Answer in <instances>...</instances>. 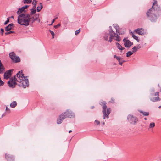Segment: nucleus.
<instances>
[{
	"label": "nucleus",
	"mask_w": 161,
	"mask_h": 161,
	"mask_svg": "<svg viewBox=\"0 0 161 161\" xmlns=\"http://www.w3.org/2000/svg\"><path fill=\"white\" fill-rule=\"evenodd\" d=\"M155 96H158H158H159V92H156L155 93Z\"/></svg>",
	"instance_id": "44"
},
{
	"label": "nucleus",
	"mask_w": 161,
	"mask_h": 161,
	"mask_svg": "<svg viewBox=\"0 0 161 161\" xmlns=\"http://www.w3.org/2000/svg\"><path fill=\"white\" fill-rule=\"evenodd\" d=\"M4 84V82L2 81L1 78L0 77V86H2Z\"/></svg>",
	"instance_id": "33"
},
{
	"label": "nucleus",
	"mask_w": 161,
	"mask_h": 161,
	"mask_svg": "<svg viewBox=\"0 0 161 161\" xmlns=\"http://www.w3.org/2000/svg\"><path fill=\"white\" fill-rule=\"evenodd\" d=\"M9 56L12 61L15 63H18L20 61V58L19 56H16L14 52L10 53Z\"/></svg>",
	"instance_id": "7"
},
{
	"label": "nucleus",
	"mask_w": 161,
	"mask_h": 161,
	"mask_svg": "<svg viewBox=\"0 0 161 161\" xmlns=\"http://www.w3.org/2000/svg\"><path fill=\"white\" fill-rule=\"evenodd\" d=\"M159 9V8L157 6V1H155L153 3L152 8L150 9L146 13L147 17L151 22L156 21L157 17L156 14L157 11Z\"/></svg>",
	"instance_id": "1"
},
{
	"label": "nucleus",
	"mask_w": 161,
	"mask_h": 161,
	"mask_svg": "<svg viewBox=\"0 0 161 161\" xmlns=\"http://www.w3.org/2000/svg\"><path fill=\"white\" fill-rule=\"evenodd\" d=\"M133 54V53L131 51H128L126 53V57H129L131 55H132Z\"/></svg>",
	"instance_id": "24"
},
{
	"label": "nucleus",
	"mask_w": 161,
	"mask_h": 161,
	"mask_svg": "<svg viewBox=\"0 0 161 161\" xmlns=\"http://www.w3.org/2000/svg\"><path fill=\"white\" fill-rule=\"evenodd\" d=\"M37 3V1L36 0H33L32 4L34 5H36Z\"/></svg>",
	"instance_id": "40"
},
{
	"label": "nucleus",
	"mask_w": 161,
	"mask_h": 161,
	"mask_svg": "<svg viewBox=\"0 0 161 161\" xmlns=\"http://www.w3.org/2000/svg\"><path fill=\"white\" fill-rule=\"evenodd\" d=\"M137 49L138 50L139 49H140L141 48V47L139 45H138L137 46Z\"/></svg>",
	"instance_id": "47"
},
{
	"label": "nucleus",
	"mask_w": 161,
	"mask_h": 161,
	"mask_svg": "<svg viewBox=\"0 0 161 161\" xmlns=\"http://www.w3.org/2000/svg\"><path fill=\"white\" fill-rule=\"evenodd\" d=\"M11 18H12V19H14V17L13 16H11Z\"/></svg>",
	"instance_id": "52"
},
{
	"label": "nucleus",
	"mask_w": 161,
	"mask_h": 161,
	"mask_svg": "<svg viewBox=\"0 0 161 161\" xmlns=\"http://www.w3.org/2000/svg\"><path fill=\"white\" fill-rule=\"evenodd\" d=\"M104 124H105V123H104V122H103V125H104Z\"/></svg>",
	"instance_id": "53"
},
{
	"label": "nucleus",
	"mask_w": 161,
	"mask_h": 161,
	"mask_svg": "<svg viewBox=\"0 0 161 161\" xmlns=\"http://www.w3.org/2000/svg\"><path fill=\"white\" fill-rule=\"evenodd\" d=\"M144 30L141 28H138L135 30V31L139 35H142L144 34Z\"/></svg>",
	"instance_id": "15"
},
{
	"label": "nucleus",
	"mask_w": 161,
	"mask_h": 161,
	"mask_svg": "<svg viewBox=\"0 0 161 161\" xmlns=\"http://www.w3.org/2000/svg\"><path fill=\"white\" fill-rule=\"evenodd\" d=\"M109 29L108 32H104L103 34V39L105 41H108L111 42L113 40L114 37V40L118 42L121 40L120 36L118 34H116L113 30L111 26L109 27Z\"/></svg>",
	"instance_id": "2"
},
{
	"label": "nucleus",
	"mask_w": 161,
	"mask_h": 161,
	"mask_svg": "<svg viewBox=\"0 0 161 161\" xmlns=\"http://www.w3.org/2000/svg\"><path fill=\"white\" fill-rule=\"evenodd\" d=\"M139 112L140 113H142L143 115L145 116H148L149 114V113L148 112H143L141 110L139 111Z\"/></svg>",
	"instance_id": "23"
},
{
	"label": "nucleus",
	"mask_w": 161,
	"mask_h": 161,
	"mask_svg": "<svg viewBox=\"0 0 161 161\" xmlns=\"http://www.w3.org/2000/svg\"><path fill=\"white\" fill-rule=\"evenodd\" d=\"M155 126V124L154 122H152L149 125V128H153Z\"/></svg>",
	"instance_id": "25"
},
{
	"label": "nucleus",
	"mask_w": 161,
	"mask_h": 161,
	"mask_svg": "<svg viewBox=\"0 0 161 161\" xmlns=\"http://www.w3.org/2000/svg\"><path fill=\"white\" fill-rule=\"evenodd\" d=\"M11 70H9L5 72L4 74V78L5 79H7L9 78L11 75Z\"/></svg>",
	"instance_id": "12"
},
{
	"label": "nucleus",
	"mask_w": 161,
	"mask_h": 161,
	"mask_svg": "<svg viewBox=\"0 0 161 161\" xmlns=\"http://www.w3.org/2000/svg\"><path fill=\"white\" fill-rule=\"evenodd\" d=\"M154 92V89H153L151 90V92Z\"/></svg>",
	"instance_id": "49"
},
{
	"label": "nucleus",
	"mask_w": 161,
	"mask_h": 161,
	"mask_svg": "<svg viewBox=\"0 0 161 161\" xmlns=\"http://www.w3.org/2000/svg\"><path fill=\"white\" fill-rule=\"evenodd\" d=\"M14 31H9V32H6L5 33V34L6 35H9L11 33H14Z\"/></svg>",
	"instance_id": "32"
},
{
	"label": "nucleus",
	"mask_w": 161,
	"mask_h": 161,
	"mask_svg": "<svg viewBox=\"0 0 161 161\" xmlns=\"http://www.w3.org/2000/svg\"><path fill=\"white\" fill-rule=\"evenodd\" d=\"M31 18L30 15L22 13L18 16L17 22L19 24L27 26L29 25Z\"/></svg>",
	"instance_id": "3"
},
{
	"label": "nucleus",
	"mask_w": 161,
	"mask_h": 161,
	"mask_svg": "<svg viewBox=\"0 0 161 161\" xmlns=\"http://www.w3.org/2000/svg\"><path fill=\"white\" fill-rule=\"evenodd\" d=\"M116 45L117 48L120 50H123L125 49V48H123L122 47L118 42L116 43Z\"/></svg>",
	"instance_id": "19"
},
{
	"label": "nucleus",
	"mask_w": 161,
	"mask_h": 161,
	"mask_svg": "<svg viewBox=\"0 0 161 161\" xmlns=\"http://www.w3.org/2000/svg\"><path fill=\"white\" fill-rule=\"evenodd\" d=\"M24 74L23 73L22 71H20L16 74V76L18 78L17 82L21 83V84L19 85V86L21 85L24 88L26 87H28L29 86V82L28 79L26 78L27 77H25L24 76Z\"/></svg>",
	"instance_id": "4"
},
{
	"label": "nucleus",
	"mask_w": 161,
	"mask_h": 161,
	"mask_svg": "<svg viewBox=\"0 0 161 161\" xmlns=\"http://www.w3.org/2000/svg\"><path fill=\"white\" fill-rule=\"evenodd\" d=\"M58 18V17H56V18H55V19H55V20L56 19H57Z\"/></svg>",
	"instance_id": "55"
},
{
	"label": "nucleus",
	"mask_w": 161,
	"mask_h": 161,
	"mask_svg": "<svg viewBox=\"0 0 161 161\" xmlns=\"http://www.w3.org/2000/svg\"><path fill=\"white\" fill-rule=\"evenodd\" d=\"M17 103L15 101H14L10 104V106L11 108H14L17 105Z\"/></svg>",
	"instance_id": "17"
},
{
	"label": "nucleus",
	"mask_w": 161,
	"mask_h": 161,
	"mask_svg": "<svg viewBox=\"0 0 161 161\" xmlns=\"http://www.w3.org/2000/svg\"><path fill=\"white\" fill-rule=\"evenodd\" d=\"M5 158L8 161H14V158L13 156L9 154H5Z\"/></svg>",
	"instance_id": "11"
},
{
	"label": "nucleus",
	"mask_w": 161,
	"mask_h": 161,
	"mask_svg": "<svg viewBox=\"0 0 161 161\" xmlns=\"http://www.w3.org/2000/svg\"><path fill=\"white\" fill-rule=\"evenodd\" d=\"M32 1V0H25V2L27 3H30Z\"/></svg>",
	"instance_id": "41"
},
{
	"label": "nucleus",
	"mask_w": 161,
	"mask_h": 161,
	"mask_svg": "<svg viewBox=\"0 0 161 161\" xmlns=\"http://www.w3.org/2000/svg\"><path fill=\"white\" fill-rule=\"evenodd\" d=\"M99 104L102 106V113L103 114V119H105L106 117L108 118V115L110 113V108H109L107 109V111H106L107 106L106 105V103L104 101L100 102Z\"/></svg>",
	"instance_id": "5"
},
{
	"label": "nucleus",
	"mask_w": 161,
	"mask_h": 161,
	"mask_svg": "<svg viewBox=\"0 0 161 161\" xmlns=\"http://www.w3.org/2000/svg\"><path fill=\"white\" fill-rule=\"evenodd\" d=\"M55 21V19H53L52 21V23H51V24H50L49 25H52Z\"/></svg>",
	"instance_id": "45"
},
{
	"label": "nucleus",
	"mask_w": 161,
	"mask_h": 161,
	"mask_svg": "<svg viewBox=\"0 0 161 161\" xmlns=\"http://www.w3.org/2000/svg\"><path fill=\"white\" fill-rule=\"evenodd\" d=\"M113 26H114V28L116 29V32H119V26H118L116 24H113Z\"/></svg>",
	"instance_id": "22"
},
{
	"label": "nucleus",
	"mask_w": 161,
	"mask_h": 161,
	"mask_svg": "<svg viewBox=\"0 0 161 161\" xmlns=\"http://www.w3.org/2000/svg\"><path fill=\"white\" fill-rule=\"evenodd\" d=\"M9 22V19L8 18H7V20L4 22V24L6 25Z\"/></svg>",
	"instance_id": "43"
},
{
	"label": "nucleus",
	"mask_w": 161,
	"mask_h": 161,
	"mask_svg": "<svg viewBox=\"0 0 161 161\" xmlns=\"http://www.w3.org/2000/svg\"><path fill=\"white\" fill-rule=\"evenodd\" d=\"M114 99L113 98H112V99H111V102H112V103H113V102H114Z\"/></svg>",
	"instance_id": "48"
},
{
	"label": "nucleus",
	"mask_w": 161,
	"mask_h": 161,
	"mask_svg": "<svg viewBox=\"0 0 161 161\" xmlns=\"http://www.w3.org/2000/svg\"><path fill=\"white\" fill-rule=\"evenodd\" d=\"M124 45L125 47H130L133 44V43L130 42L129 40L124 38L123 40Z\"/></svg>",
	"instance_id": "10"
},
{
	"label": "nucleus",
	"mask_w": 161,
	"mask_h": 161,
	"mask_svg": "<svg viewBox=\"0 0 161 161\" xmlns=\"http://www.w3.org/2000/svg\"><path fill=\"white\" fill-rule=\"evenodd\" d=\"M39 16V14H35L34 15V16L33 19H34V20H37V19H38Z\"/></svg>",
	"instance_id": "28"
},
{
	"label": "nucleus",
	"mask_w": 161,
	"mask_h": 161,
	"mask_svg": "<svg viewBox=\"0 0 161 161\" xmlns=\"http://www.w3.org/2000/svg\"><path fill=\"white\" fill-rule=\"evenodd\" d=\"M64 118L63 116V114H61L59 118L57 119V123L58 124H61L63 120L64 119Z\"/></svg>",
	"instance_id": "14"
},
{
	"label": "nucleus",
	"mask_w": 161,
	"mask_h": 161,
	"mask_svg": "<svg viewBox=\"0 0 161 161\" xmlns=\"http://www.w3.org/2000/svg\"><path fill=\"white\" fill-rule=\"evenodd\" d=\"M132 52L133 53H135L137 51V48L136 46H134L132 48Z\"/></svg>",
	"instance_id": "29"
},
{
	"label": "nucleus",
	"mask_w": 161,
	"mask_h": 161,
	"mask_svg": "<svg viewBox=\"0 0 161 161\" xmlns=\"http://www.w3.org/2000/svg\"><path fill=\"white\" fill-rule=\"evenodd\" d=\"M151 96H152L153 95V94H151Z\"/></svg>",
	"instance_id": "58"
},
{
	"label": "nucleus",
	"mask_w": 161,
	"mask_h": 161,
	"mask_svg": "<svg viewBox=\"0 0 161 161\" xmlns=\"http://www.w3.org/2000/svg\"><path fill=\"white\" fill-rule=\"evenodd\" d=\"M6 111L8 113H9L10 112V109L8 108L7 107H6Z\"/></svg>",
	"instance_id": "39"
},
{
	"label": "nucleus",
	"mask_w": 161,
	"mask_h": 161,
	"mask_svg": "<svg viewBox=\"0 0 161 161\" xmlns=\"http://www.w3.org/2000/svg\"><path fill=\"white\" fill-rule=\"evenodd\" d=\"M125 31H124L123 32H121V31H119V32H117L120 35H123V34H124V33H125Z\"/></svg>",
	"instance_id": "37"
},
{
	"label": "nucleus",
	"mask_w": 161,
	"mask_h": 161,
	"mask_svg": "<svg viewBox=\"0 0 161 161\" xmlns=\"http://www.w3.org/2000/svg\"><path fill=\"white\" fill-rule=\"evenodd\" d=\"M114 58H116L117 59V60L118 61H119L121 60L122 58L120 57H118L116 55H114Z\"/></svg>",
	"instance_id": "27"
},
{
	"label": "nucleus",
	"mask_w": 161,
	"mask_h": 161,
	"mask_svg": "<svg viewBox=\"0 0 161 161\" xmlns=\"http://www.w3.org/2000/svg\"><path fill=\"white\" fill-rule=\"evenodd\" d=\"M72 132V130H70L69 131V133H70V132Z\"/></svg>",
	"instance_id": "54"
},
{
	"label": "nucleus",
	"mask_w": 161,
	"mask_h": 161,
	"mask_svg": "<svg viewBox=\"0 0 161 161\" xmlns=\"http://www.w3.org/2000/svg\"><path fill=\"white\" fill-rule=\"evenodd\" d=\"M31 12L30 14V15L31 14H34L36 12V9H34L33 8H32L31 10Z\"/></svg>",
	"instance_id": "26"
},
{
	"label": "nucleus",
	"mask_w": 161,
	"mask_h": 161,
	"mask_svg": "<svg viewBox=\"0 0 161 161\" xmlns=\"http://www.w3.org/2000/svg\"><path fill=\"white\" fill-rule=\"evenodd\" d=\"M144 119H145V120H147V119L146 118H144Z\"/></svg>",
	"instance_id": "57"
},
{
	"label": "nucleus",
	"mask_w": 161,
	"mask_h": 161,
	"mask_svg": "<svg viewBox=\"0 0 161 161\" xmlns=\"http://www.w3.org/2000/svg\"><path fill=\"white\" fill-rule=\"evenodd\" d=\"M5 115V114H3L2 115L1 117H3Z\"/></svg>",
	"instance_id": "50"
},
{
	"label": "nucleus",
	"mask_w": 161,
	"mask_h": 161,
	"mask_svg": "<svg viewBox=\"0 0 161 161\" xmlns=\"http://www.w3.org/2000/svg\"><path fill=\"white\" fill-rule=\"evenodd\" d=\"M4 69V68L3 66L1 61L0 60V73H2L3 72V70Z\"/></svg>",
	"instance_id": "20"
},
{
	"label": "nucleus",
	"mask_w": 161,
	"mask_h": 161,
	"mask_svg": "<svg viewBox=\"0 0 161 161\" xmlns=\"http://www.w3.org/2000/svg\"><path fill=\"white\" fill-rule=\"evenodd\" d=\"M127 119L130 123L133 124L134 125L136 124L138 121V119L136 117L133 116L130 114L128 115Z\"/></svg>",
	"instance_id": "9"
},
{
	"label": "nucleus",
	"mask_w": 161,
	"mask_h": 161,
	"mask_svg": "<svg viewBox=\"0 0 161 161\" xmlns=\"http://www.w3.org/2000/svg\"><path fill=\"white\" fill-rule=\"evenodd\" d=\"M60 25H61L59 23V24H58L57 25H55L54 26V27L55 28H57Z\"/></svg>",
	"instance_id": "36"
},
{
	"label": "nucleus",
	"mask_w": 161,
	"mask_h": 161,
	"mask_svg": "<svg viewBox=\"0 0 161 161\" xmlns=\"http://www.w3.org/2000/svg\"><path fill=\"white\" fill-rule=\"evenodd\" d=\"M160 92H161V89H160Z\"/></svg>",
	"instance_id": "59"
},
{
	"label": "nucleus",
	"mask_w": 161,
	"mask_h": 161,
	"mask_svg": "<svg viewBox=\"0 0 161 161\" xmlns=\"http://www.w3.org/2000/svg\"><path fill=\"white\" fill-rule=\"evenodd\" d=\"M49 31L50 32V33H51V34L52 35V39H53L54 38V35H55V34H54V32H53V31L51 30H49Z\"/></svg>",
	"instance_id": "31"
},
{
	"label": "nucleus",
	"mask_w": 161,
	"mask_h": 161,
	"mask_svg": "<svg viewBox=\"0 0 161 161\" xmlns=\"http://www.w3.org/2000/svg\"><path fill=\"white\" fill-rule=\"evenodd\" d=\"M13 25L14 24L13 23L9 24L7 26L5 27V31H9L12 28Z\"/></svg>",
	"instance_id": "16"
},
{
	"label": "nucleus",
	"mask_w": 161,
	"mask_h": 161,
	"mask_svg": "<svg viewBox=\"0 0 161 161\" xmlns=\"http://www.w3.org/2000/svg\"><path fill=\"white\" fill-rule=\"evenodd\" d=\"M61 114H63V116L64 118V119L67 118H73L75 117L74 113L69 110H67L65 112L62 113Z\"/></svg>",
	"instance_id": "6"
},
{
	"label": "nucleus",
	"mask_w": 161,
	"mask_h": 161,
	"mask_svg": "<svg viewBox=\"0 0 161 161\" xmlns=\"http://www.w3.org/2000/svg\"><path fill=\"white\" fill-rule=\"evenodd\" d=\"M95 122L97 124V125H99L100 124V122L97 120H95Z\"/></svg>",
	"instance_id": "42"
},
{
	"label": "nucleus",
	"mask_w": 161,
	"mask_h": 161,
	"mask_svg": "<svg viewBox=\"0 0 161 161\" xmlns=\"http://www.w3.org/2000/svg\"><path fill=\"white\" fill-rule=\"evenodd\" d=\"M29 6L28 5H25L22 8H19L18 10L17 11V13L18 14H19L20 13H22L24 10L27 8Z\"/></svg>",
	"instance_id": "13"
},
{
	"label": "nucleus",
	"mask_w": 161,
	"mask_h": 161,
	"mask_svg": "<svg viewBox=\"0 0 161 161\" xmlns=\"http://www.w3.org/2000/svg\"><path fill=\"white\" fill-rule=\"evenodd\" d=\"M80 29H79L78 30H76L75 31V34L76 35H77L80 32Z\"/></svg>",
	"instance_id": "38"
},
{
	"label": "nucleus",
	"mask_w": 161,
	"mask_h": 161,
	"mask_svg": "<svg viewBox=\"0 0 161 161\" xmlns=\"http://www.w3.org/2000/svg\"><path fill=\"white\" fill-rule=\"evenodd\" d=\"M4 32V29L3 28H1V31L0 32V33L2 35H3V33Z\"/></svg>",
	"instance_id": "34"
},
{
	"label": "nucleus",
	"mask_w": 161,
	"mask_h": 161,
	"mask_svg": "<svg viewBox=\"0 0 161 161\" xmlns=\"http://www.w3.org/2000/svg\"><path fill=\"white\" fill-rule=\"evenodd\" d=\"M42 8V3H40V5L39 6H38L37 7V12H39L41 10V9Z\"/></svg>",
	"instance_id": "21"
},
{
	"label": "nucleus",
	"mask_w": 161,
	"mask_h": 161,
	"mask_svg": "<svg viewBox=\"0 0 161 161\" xmlns=\"http://www.w3.org/2000/svg\"><path fill=\"white\" fill-rule=\"evenodd\" d=\"M161 108V106H160L159 107H158V108Z\"/></svg>",
	"instance_id": "56"
},
{
	"label": "nucleus",
	"mask_w": 161,
	"mask_h": 161,
	"mask_svg": "<svg viewBox=\"0 0 161 161\" xmlns=\"http://www.w3.org/2000/svg\"><path fill=\"white\" fill-rule=\"evenodd\" d=\"M132 36L133 38L135 40H137L138 42L139 41L138 37L136 36V35H134L133 34H132Z\"/></svg>",
	"instance_id": "30"
},
{
	"label": "nucleus",
	"mask_w": 161,
	"mask_h": 161,
	"mask_svg": "<svg viewBox=\"0 0 161 161\" xmlns=\"http://www.w3.org/2000/svg\"><path fill=\"white\" fill-rule=\"evenodd\" d=\"M119 64L121 65H122L123 63L125 62V61L122 60V59L119 61Z\"/></svg>",
	"instance_id": "35"
},
{
	"label": "nucleus",
	"mask_w": 161,
	"mask_h": 161,
	"mask_svg": "<svg viewBox=\"0 0 161 161\" xmlns=\"http://www.w3.org/2000/svg\"><path fill=\"white\" fill-rule=\"evenodd\" d=\"M18 78H16V76H15L14 79H12L11 80L9 81L7 83L10 87L14 88L15 87L17 84L16 82H17Z\"/></svg>",
	"instance_id": "8"
},
{
	"label": "nucleus",
	"mask_w": 161,
	"mask_h": 161,
	"mask_svg": "<svg viewBox=\"0 0 161 161\" xmlns=\"http://www.w3.org/2000/svg\"><path fill=\"white\" fill-rule=\"evenodd\" d=\"M94 108V106H91V109H93Z\"/></svg>",
	"instance_id": "51"
},
{
	"label": "nucleus",
	"mask_w": 161,
	"mask_h": 161,
	"mask_svg": "<svg viewBox=\"0 0 161 161\" xmlns=\"http://www.w3.org/2000/svg\"><path fill=\"white\" fill-rule=\"evenodd\" d=\"M36 8V5H34V6H33V8H33L34 9H35V8Z\"/></svg>",
	"instance_id": "46"
},
{
	"label": "nucleus",
	"mask_w": 161,
	"mask_h": 161,
	"mask_svg": "<svg viewBox=\"0 0 161 161\" xmlns=\"http://www.w3.org/2000/svg\"><path fill=\"white\" fill-rule=\"evenodd\" d=\"M151 101L153 102H155L157 101H159L160 100V99L159 97H156L155 98H150Z\"/></svg>",
	"instance_id": "18"
}]
</instances>
